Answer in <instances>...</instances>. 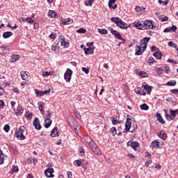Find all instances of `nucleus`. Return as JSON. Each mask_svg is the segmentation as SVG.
I'll list each match as a JSON object with an SVG mask.
<instances>
[{
  "label": "nucleus",
  "mask_w": 178,
  "mask_h": 178,
  "mask_svg": "<svg viewBox=\"0 0 178 178\" xmlns=\"http://www.w3.org/2000/svg\"><path fill=\"white\" fill-rule=\"evenodd\" d=\"M115 2H116V0H110L108 1V6L110 9H112V7L113 6V3H115Z\"/></svg>",
  "instance_id": "nucleus-46"
},
{
  "label": "nucleus",
  "mask_w": 178,
  "mask_h": 178,
  "mask_svg": "<svg viewBox=\"0 0 178 178\" xmlns=\"http://www.w3.org/2000/svg\"><path fill=\"white\" fill-rule=\"evenodd\" d=\"M22 113H23V108H19L15 111V115L16 116H21Z\"/></svg>",
  "instance_id": "nucleus-30"
},
{
  "label": "nucleus",
  "mask_w": 178,
  "mask_h": 178,
  "mask_svg": "<svg viewBox=\"0 0 178 178\" xmlns=\"http://www.w3.org/2000/svg\"><path fill=\"white\" fill-rule=\"evenodd\" d=\"M82 72H84V73H86V74H88V73H90V69L83 67H82Z\"/></svg>",
  "instance_id": "nucleus-49"
},
{
  "label": "nucleus",
  "mask_w": 178,
  "mask_h": 178,
  "mask_svg": "<svg viewBox=\"0 0 178 178\" xmlns=\"http://www.w3.org/2000/svg\"><path fill=\"white\" fill-rule=\"evenodd\" d=\"M131 128V118H128L125 123V131H122V133H127L128 131H130Z\"/></svg>",
  "instance_id": "nucleus-9"
},
{
  "label": "nucleus",
  "mask_w": 178,
  "mask_h": 178,
  "mask_svg": "<svg viewBox=\"0 0 178 178\" xmlns=\"http://www.w3.org/2000/svg\"><path fill=\"white\" fill-rule=\"evenodd\" d=\"M33 124L36 130H41V124L38 118H35Z\"/></svg>",
  "instance_id": "nucleus-11"
},
{
  "label": "nucleus",
  "mask_w": 178,
  "mask_h": 178,
  "mask_svg": "<svg viewBox=\"0 0 178 178\" xmlns=\"http://www.w3.org/2000/svg\"><path fill=\"white\" fill-rule=\"evenodd\" d=\"M48 173H49V175H52V173H54V168H49L45 170L44 176H48Z\"/></svg>",
  "instance_id": "nucleus-32"
},
{
  "label": "nucleus",
  "mask_w": 178,
  "mask_h": 178,
  "mask_svg": "<svg viewBox=\"0 0 178 178\" xmlns=\"http://www.w3.org/2000/svg\"><path fill=\"white\" fill-rule=\"evenodd\" d=\"M48 16L49 17L56 19V17H58V13H56L55 11L50 10L48 13Z\"/></svg>",
  "instance_id": "nucleus-23"
},
{
  "label": "nucleus",
  "mask_w": 178,
  "mask_h": 178,
  "mask_svg": "<svg viewBox=\"0 0 178 178\" xmlns=\"http://www.w3.org/2000/svg\"><path fill=\"white\" fill-rule=\"evenodd\" d=\"M86 31H87L84 29V28H81L76 31V33H78L79 34H84L86 33Z\"/></svg>",
  "instance_id": "nucleus-42"
},
{
  "label": "nucleus",
  "mask_w": 178,
  "mask_h": 178,
  "mask_svg": "<svg viewBox=\"0 0 178 178\" xmlns=\"http://www.w3.org/2000/svg\"><path fill=\"white\" fill-rule=\"evenodd\" d=\"M20 59V56L19 54H13L11 56L10 63H15L16 60H19Z\"/></svg>",
  "instance_id": "nucleus-19"
},
{
  "label": "nucleus",
  "mask_w": 178,
  "mask_h": 178,
  "mask_svg": "<svg viewBox=\"0 0 178 178\" xmlns=\"http://www.w3.org/2000/svg\"><path fill=\"white\" fill-rule=\"evenodd\" d=\"M134 91L138 95H147V92H145V91L143 90V86L140 88H135Z\"/></svg>",
  "instance_id": "nucleus-14"
},
{
  "label": "nucleus",
  "mask_w": 178,
  "mask_h": 178,
  "mask_svg": "<svg viewBox=\"0 0 178 178\" xmlns=\"http://www.w3.org/2000/svg\"><path fill=\"white\" fill-rule=\"evenodd\" d=\"M24 126H22L19 128V130H16L15 136L18 140H26V136L23 134L24 133Z\"/></svg>",
  "instance_id": "nucleus-2"
},
{
  "label": "nucleus",
  "mask_w": 178,
  "mask_h": 178,
  "mask_svg": "<svg viewBox=\"0 0 178 178\" xmlns=\"http://www.w3.org/2000/svg\"><path fill=\"white\" fill-rule=\"evenodd\" d=\"M60 44L62 47H65V48L69 45V42L65 41V40H62Z\"/></svg>",
  "instance_id": "nucleus-44"
},
{
  "label": "nucleus",
  "mask_w": 178,
  "mask_h": 178,
  "mask_svg": "<svg viewBox=\"0 0 178 178\" xmlns=\"http://www.w3.org/2000/svg\"><path fill=\"white\" fill-rule=\"evenodd\" d=\"M13 170L15 173H17V172H19V167H17V165H13Z\"/></svg>",
  "instance_id": "nucleus-51"
},
{
  "label": "nucleus",
  "mask_w": 178,
  "mask_h": 178,
  "mask_svg": "<svg viewBox=\"0 0 178 178\" xmlns=\"http://www.w3.org/2000/svg\"><path fill=\"white\" fill-rule=\"evenodd\" d=\"M49 38H51V40H55V38H56V36L55 34L51 33V34L49 35Z\"/></svg>",
  "instance_id": "nucleus-63"
},
{
  "label": "nucleus",
  "mask_w": 178,
  "mask_h": 178,
  "mask_svg": "<svg viewBox=\"0 0 178 178\" xmlns=\"http://www.w3.org/2000/svg\"><path fill=\"white\" fill-rule=\"evenodd\" d=\"M134 25L138 30H145V23L144 21L140 22H134Z\"/></svg>",
  "instance_id": "nucleus-7"
},
{
  "label": "nucleus",
  "mask_w": 178,
  "mask_h": 178,
  "mask_svg": "<svg viewBox=\"0 0 178 178\" xmlns=\"http://www.w3.org/2000/svg\"><path fill=\"white\" fill-rule=\"evenodd\" d=\"M73 23V19H70V18H67L66 19H63V24H72Z\"/></svg>",
  "instance_id": "nucleus-27"
},
{
  "label": "nucleus",
  "mask_w": 178,
  "mask_h": 178,
  "mask_svg": "<svg viewBox=\"0 0 178 178\" xmlns=\"http://www.w3.org/2000/svg\"><path fill=\"white\" fill-rule=\"evenodd\" d=\"M157 136L161 138V140H166L168 138V134L163 131L158 132Z\"/></svg>",
  "instance_id": "nucleus-17"
},
{
  "label": "nucleus",
  "mask_w": 178,
  "mask_h": 178,
  "mask_svg": "<svg viewBox=\"0 0 178 178\" xmlns=\"http://www.w3.org/2000/svg\"><path fill=\"white\" fill-rule=\"evenodd\" d=\"M150 38L146 37L143 38V40H140V45L143 48V52L147 49V46L148 45V42H149Z\"/></svg>",
  "instance_id": "nucleus-5"
},
{
  "label": "nucleus",
  "mask_w": 178,
  "mask_h": 178,
  "mask_svg": "<svg viewBox=\"0 0 178 178\" xmlns=\"http://www.w3.org/2000/svg\"><path fill=\"white\" fill-rule=\"evenodd\" d=\"M171 31H172L173 33H175V31H176V30H177V26H176V25H172V27H170Z\"/></svg>",
  "instance_id": "nucleus-52"
},
{
  "label": "nucleus",
  "mask_w": 178,
  "mask_h": 178,
  "mask_svg": "<svg viewBox=\"0 0 178 178\" xmlns=\"http://www.w3.org/2000/svg\"><path fill=\"white\" fill-rule=\"evenodd\" d=\"M20 75L22 80H26V76H27V72L26 71H21Z\"/></svg>",
  "instance_id": "nucleus-40"
},
{
  "label": "nucleus",
  "mask_w": 178,
  "mask_h": 178,
  "mask_svg": "<svg viewBox=\"0 0 178 178\" xmlns=\"http://www.w3.org/2000/svg\"><path fill=\"white\" fill-rule=\"evenodd\" d=\"M152 86H148V85H144L142 86L143 91H145V92H147L148 95L151 94V92L152 91Z\"/></svg>",
  "instance_id": "nucleus-10"
},
{
  "label": "nucleus",
  "mask_w": 178,
  "mask_h": 178,
  "mask_svg": "<svg viewBox=\"0 0 178 178\" xmlns=\"http://www.w3.org/2000/svg\"><path fill=\"white\" fill-rule=\"evenodd\" d=\"M128 158H130V159H134L136 158V156H134L133 154H127Z\"/></svg>",
  "instance_id": "nucleus-59"
},
{
  "label": "nucleus",
  "mask_w": 178,
  "mask_h": 178,
  "mask_svg": "<svg viewBox=\"0 0 178 178\" xmlns=\"http://www.w3.org/2000/svg\"><path fill=\"white\" fill-rule=\"evenodd\" d=\"M120 20V18L118 17H112L111 22H113L117 26L119 25V21Z\"/></svg>",
  "instance_id": "nucleus-36"
},
{
  "label": "nucleus",
  "mask_w": 178,
  "mask_h": 178,
  "mask_svg": "<svg viewBox=\"0 0 178 178\" xmlns=\"http://www.w3.org/2000/svg\"><path fill=\"white\" fill-rule=\"evenodd\" d=\"M84 52L86 54V55H92V54H94V47L91 48V47H88V48H85L84 49Z\"/></svg>",
  "instance_id": "nucleus-20"
},
{
  "label": "nucleus",
  "mask_w": 178,
  "mask_h": 178,
  "mask_svg": "<svg viewBox=\"0 0 178 178\" xmlns=\"http://www.w3.org/2000/svg\"><path fill=\"white\" fill-rule=\"evenodd\" d=\"M163 145V143L159 142L158 141V140H155L151 143L152 148L158 149V148H161V147H162Z\"/></svg>",
  "instance_id": "nucleus-8"
},
{
  "label": "nucleus",
  "mask_w": 178,
  "mask_h": 178,
  "mask_svg": "<svg viewBox=\"0 0 178 178\" xmlns=\"http://www.w3.org/2000/svg\"><path fill=\"white\" fill-rule=\"evenodd\" d=\"M140 108L142 111H148V109H149V106H148L147 104L144 103L140 105Z\"/></svg>",
  "instance_id": "nucleus-34"
},
{
  "label": "nucleus",
  "mask_w": 178,
  "mask_h": 178,
  "mask_svg": "<svg viewBox=\"0 0 178 178\" xmlns=\"http://www.w3.org/2000/svg\"><path fill=\"white\" fill-rule=\"evenodd\" d=\"M153 56L156 58V59H161L162 58V52L157 51L153 54Z\"/></svg>",
  "instance_id": "nucleus-26"
},
{
  "label": "nucleus",
  "mask_w": 178,
  "mask_h": 178,
  "mask_svg": "<svg viewBox=\"0 0 178 178\" xmlns=\"http://www.w3.org/2000/svg\"><path fill=\"white\" fill-rule=\"evenodd\" d=\"M168 47H171L172 48H177V45H176V44H175L173 42H169Z\"/></svg>",
  "instance_id": "nucleus-47"
},
{
  "label": "nucleus",
  "mask_w": 178,
  "mask_h": 178,
  "mask_svg": "<svg viewBox=\"0 0 178 178\" xmlns=\"http://www.w3.org/2000/svg\"><path fill=\"white\" fill-rule=\"evenodd\" d=\"M47 115L44 118V122H48V120H51V116H52V113L51 111H47Z\"/></svg>",
  "instance_id": "nucleus-25"
},
{
  "label": "nucleus",
  "mask_w": 178,
  "mask_h": 178,
  "mask_svg": "<svg viewBox=\"0 0 178 178\" xmlns=\"http://www.w3.org/2000/svg\"><path fill=\"white\" fill-rule=\"evenodd\" d=\"M67 175L68 178H72L73 177V175H72V172H70V171L67 172Z\"/></svg>",
  "instance_id": "nucleus-64"
},
{
  "label": "nucleus",
  "mask_w": 178,
  "mask_h": 178,
  "mask_svg": "<svg viewBox=\"0 0 178 178\" xmlns=\"http://www.w3.org/2000/svg\"><path fill=\"white\" fill-rule=\"evenodd\" d=\"M73 74V71L70 69H67L65 73L64 74V79L65 81L70 83V80H72V75Z\"/></svg>",
  "instance_id": "nucleus-6"
},
{
  "label": "nucleus",
  "mask_w": 178,
  "mask_h": 178,
  "mask_svg": "<svg viewBox=\"0 0 178 178\" xmlns=\"http://www.w3.org/2000/svg\"><path fill=\"white\" fill-rule=\"evenodd\" d=\"M74 115H75L76 118H77L78 119H81V115H80V113H79V112L75 111Z\"/></svg>",
  "instance_id": "nucleus-58"
},
{
  "label": "nucleus",
  "mask_w": 178,
  "mask_h": 178,
  "mask_svg": "<svg viewBox=\"0 0 178 178\" xmlns=\"http://www.w3.org/2000/svg\"><path fill=\"white\" fill-rule=\"evenodd\" d=\"M58 49V47L56 45H52L51 46V51H54V52Z\"/></svg>",
  "instance_id": "nucleus-61"
},
{
  "label": "nucleus",
  "mask_w": 178,
  "mask_h": 178,
  "mask_svg": "<svg viewBox=\"0 0 178 178\" xmlns=\"http://www.w3.org/2000/svg\"><path fill=\"white\" fill-rule=\"evenodd\" d=\"M117 26L120 29H129V27L130 26H128V24L127 23H124V22H123V20H122V19L119 20L118 25H117Z\"/></svg>",
  "instance_id": "nucleus-13"
},
{
  "label": "nucleus",
  "mask_w": 178,
  "mask_h": 178,
  "mask_svg": "<svg viewBox=\"0 0 178 178\" xmlns=\"http://www.w3.org/2000/svg\"><path fill=\"white\" fill-rule=\"evenodd\" d=\"M98 31L102 35H105L108 34V30H106L105 29H98Z\"/></svg>",
  "instance_id": "nucleus-35"
},
{
  "label": "nucleus",
  "mask_w": 178,
  "mask_h": 178,
  "mask_svg": "<svg viewBox=\"0 0 178 178\" xmlns=\"http://www.w3.org/2000/svg\"><path fill=\"white\" fill-rule=\"evenodd\" d=\"M58 134H59V132H58V128L54 127V128L51 130V132L50 136H51V137H58V136H59Z\"/></svg>",
  "instance_id": "nucleus-21"
},
{
  "label": "nucleus",
  "mask_w": 178,
  "mask_h": 178,
  "mask_svg": "<svg viewBox=\"0 0 178 178\" xmlns=\"http://www.w3.org/2000/svg\"><path fill=\"white\" fill-rule=\"evenodd\" d=\"M38 105L39 106V110L41 112L42 115H44L45 113V111H44V102H39L38 103Z\"/></svg>",
  "instance_id": "nucleus-22"
},
{
  "label": "nucleus",
  "mask_w": 178,
  "mask_h": 178,
  "mask_svg": "<svg viewBox=\"0 0 178 178\" xmlns=\"http://www.w3.org/2000/svg\"><path fill=\"white\" fill-rule=\"evenodd\" d=\"M111 120L112 124H113V125L118 124V123H119V122L118 121V120L115 119V118H113V117H112V118H111Z\"/></svg>",
  "instance_id": "nucleus-48"
},
{
  "label": "nucleus",
  "mask_w": 178,
  "mask_h": 178,
  "mask_svg": "<svg viewBox=\"0 0 178 178\" xmlns=\"http://www.w3.org/2000/svg\"><path fill=\"white\" fill-rule=\"evenodd\" d=\"M156 72L158 74H162V73H163V70L161 67H159L156 69Z\"/></svg>",
  "instance_id": "nucleus-53"
},
{
  "label": "nucleus",
  "mask_w": 178,
  "mask_h": 178,
  "mask_svg": "<svg viewBox=\"0 0 178 178\" xmlns=\"http://www.w3.org/2000/svg\"><path fill=\"white\" fill-rule=\"evenodd\" d=\"M171 94H175V95H178V89H172L170 90Z\"/></svg>",
  "instance_id": "nucleus-50"
},
{
  "label": "nucleus",
  "mask_w": 178,
  "mask_h": 178,
  "mask_svg": "<svg viewBox=\"0 0 178 178\" xmlns=\"http://www.w3.org/2000/svg\"><path fill=\"white\" fill-rule=\"evenodd\" d=\"M12 35H13V33L10 31H6L3 33V38L5 39L9 38L10 37H12Z\"/></svg>",
  "instance_id": "nucleus-24"
},
{
  "label": "nucleus",
  "mask_w": 178,
  "mask_h": 178,
  "mask_svg": "<svg viewBox=\"0 0 178 178\" xmlns=\"http://www.w3.org/2000/svg\"><path fill=\"white\" fill-rule=\"evenodd\" d=\"M148 63L149 65H154V63H156V60L153 57H149Z\"/></svg>",
  "instance_id": "nucleus-41"
},
{
  "label": "nucleus",
  "mask_w": 178,
  "mask_h": 178,
  "mask_svg": "<svg viewBox=\"0 0 178 178\" xmlns=\"http://www.w3.org/2000/svg\"><path fill=\"white\" fill-rule=\"evenodd\" d=\"M89 145L90 147L91 150L92 151V152H94L95 155H101V149H99L98 145H97V144H95L94 141L90 142Z\"/></svg>",
  "instance_id": "nucleus-3"
},
{
  "label": "nucleus",
  "mask_w": 178,
  "mask_h": 178,
  "mask_svg": "<svg viewBox=\"0 0 178 178\" xmlns=\"http://www.w3.org/2000/svg\"><path fill=\"white\" fill-rule=\"evenodd\" d=\"M131 147L134 151H140V143L137 141H131Z\"/></svg>",
  "instance_id": "nucleus-12"
},
{
  "label": "nucleus",
  "mask_w": 178,
  "mask_h": 178,
  "mask_svg": "<svg viewBox=\"0 0 178 178\" xmlns=\"http://www.w3.org/2000/svg\"><path fill=\"white\" fill-rule=\"evenodd\" d=\"M35 95L37 97H42L44 95V91H41L40 90L35 89Z\"/></svg>",
  "instance_id": "nucleus-31"
},
{
  "label": "nucleus",
  "mask_w": 178,
  "mask_h": 178,
  "mask_svg": "<svg viewBox=\"0 0 178 178\" xmlns=\"http://www.w3.org/2000/svg\"><path fill=\"white\" fill-rule=\"evenodd\" d=\"M135 51H136L135 55H136L137 56H140V55H143V53L144 52L143 51V50H141V47L138 44L136 45Z\"/></svg>",
  "instance_id": "nucleus-16"
},
{
  "label": "nucleus",
  "mask_w": 178,
  "mask_h": 178,
  "mask_svg": "<svg viewBox=\"0 0 178 178\" xmlns=\"http://www.w3.org/2000/svg\"><path fill=\"white\" fill-rule=\"evenodd\" d=\"M136 74H138V76H141L142 77H145V78L148 77V74L145 72H137Z\"/></svg>",
  "instance_id": "nucleus-33"
},
{
  "label": "nucleus",
  "mask_w": 178,
  "mask_h": 178,
  "mask_svg": "<svg viewBox=\"0 0 178 178\" xmlns=\"http://www.w3.org/2000/svg\"><path fill=\"white\" fill-rule=\"evenodd\" d=\"M109 31H111V34H113V35H114L115 38H116L117 40H120L121 41H126V40L123 39V38H122V35H120V33L119 32H118V31L112 29V27L108 28Z\"/></svg>",
  "instance_id": "nucleus-4"
},
{
  "label": "nucleus",
  "mask_w": 178,
  "mask_h": 178,
  "mask_svg": "<svg viewBox=\"0 0 178 178\" xmlns=\"http://www.w3.org/2000/svg\"><path fill=\"white\" fill-rule=\"evenodd\" d=\"M51 124H52V120H47V122H46L44 124V127L46 129H49V127H51Z\"/></svg>",
  "instance_id": "nucleus-39"
},
{
  "label": "nucleus",
  "mask_w": 178,
  "mask_h": 178,
  "mask_svg": "<svg viewBox=\"0 0 178 178\" xmlns=\"http://www.w3.org/2000/svg\"><path fill=\"white\" fill-rule=\"evenodd\" d=\"M156 118L158 122H159V123H161V124H165V122L163 120V118H162V115H161V113H156Z\"/></svg>",
  "instance_id": "nucleus-18"
},
{
  "label": "nucleus",
  "mask_w": 178,
  "mask_h": 178,
  "mask_svg": "<svg viewBox=\"0 0 178 178\" xmlns=\"http://www.w3.org/2000/svg\"><path fill=\"white\" fill-rule=\"evenodd\" d=\"M2 51H9V47L6 45H2L1 46Z\"/></svg>",
  "instance_id": "nucleus-54"
},
{
  "label": "nucleus",
  "mask_w": 178,
  "mask_h": 178,
  "mask_svg": "<svg viewBox=\"0 0 178 178\" xmlns=\"http://www.w3.org/2000/svg\"><path fill=\"white\" fill-rule=\"evenodd\" d=\"M156 49H158L157 48H156V47H155V46H152L151 47V51L152 52H155V51H156Z\"/></svg>",
  "instance_id": "nucleus-62"
},
{
  "label": "nucleus",
  "mask_w": 178,
  "mask_h": 178,
  "mask_svg": "<svg viewBox=\"0 0 178 178\" xmlns=\"http://www.w3.org/2000/svg\"><path fill=\"white\" fill-rule=\"evenodd\" d=\"M164 113L165 115V119H167V120H175V119L176 118V115L177 113V111H174V110H170V115L168 111V110H164Z\"/></svg>",
  "instance_id": "nucleus-1"
},
{
  "label": "nucleus",
  "mask_w": 178,
  "mask_h": 178,
  "mask_svg": "<svg viewBox=\"0 0 178 178\" xmlns=\"http://www.w3.org/2000/svg\"><path fill=\"white\" fill-rule=\"evenodd\" d=\"M94 0H86L85 5L86 6H92V3Z\"/></svg>",
  "instance_id": "nucleus-37"
},
{
  "label": "nucleus",
  "mask_w": 178,
  "mask_h": 178,
  "mask_svg": "<svg viewBox=\"0 0 178 178\" xmlns=\"http://www.w3.org/2000/svg\"><path fill=\"white\" fill-rule=\"evenodd\" d=\"M110 131L111 133V134H113V136H116V133H117V130H116V127H113L110 129Z\"/></svg>",
  "instance_id": "nucleus-43"
},
{
  "label": "nucleus",
  "mask_w": 178,
  "mask_h": 178,
  "mask_svg": "<svg viewBox=\"0 0 178 178\" xmlns=\"http://www.w3.org/2000/svg\"><path fill=\"white\" fill-rule=\"evenodd\" d=\"M172 32V31L170 30V28L168 27V28H165L164 30H163V33H170Z\"/></svg>",
  "instance_id": "nucleus-60"
},
{
  "label": "nucleus",
  "mask_w": 178,
  "mask_h": 178,
  "mask_svg": "<svg viewBox=\"0 0 178 178\" xmlns=\"http://www.w3.org/2000/svg\"><path fill=\"white\" fill-rule=\"evenodd\" d=\"M32 118H33V113H30L28 115H26V119L28 120H31Z\"/></svg>",
  "instance_id": "nucleus-56"
},
{
  "label": "nucleus",
  "mask_w": 178,
  "mask_h": 178,
  "mask_svg": "<svg viewBox=\"0 0 178 178\" xmlns=\"http://www.w3.org/2000/svg\"><path fill=\"white\" fill-rule=\"evenodd\" d=\"M144 23H145V30L154 29V24H152V21L146 20L144 22Z\"/></svg>",
  "instance_id": "nucleus-15"
},
{
  "label": "nucleus",
  "mask_w": 178,
  "mask_h": 178,
  "mask_svg": "<svg viewBox=\"0 0 178 178\" xmlns=\"http://www.w3.org/2000/svg\"><path fill=\"white\" fill-rule=\"evenodd\" d=\"M3 130L6 131V133H9V131L10 130V127L9 124H6L3 127Z\"/></svg>",
  "instance_id": "nucleus-45"
},
{
  "label": "nucleus",
  "mask_w": 178,
  "mask_h": 178,
  "mask_svg": "<svg viewBox=\"0 0 178 178\" xmlns=\"http://www.w3.org/2000/svg\"><path fill=\"white\" fill-rule=\"evenodd\" d=\"M167 62H169L170 63H173L174 65H177V62L174 59H168Z\"/></svg>",
  "instance_id": "nucleus-55"
},
{
  "label": "nucleus",
  "mask_w": 178,
  "mask_h": 178,
  "mask_svg": "<svg viewBox=\"0 0 178 178\" xmlns=\"http://www.w3.org/2000/svg\"><path fill=\"white\" fill-rule=\"evenodd\" d=\"M5 107V102H3V100H0V109H2Z\"/></svg>",
  "instance_id": "nucleus-57"
},
{
  "label": "nucleus",
  "mask_w": 178,
  "mask_h": 178,
  "mask_svg": "<svg viewBox=\"0 0 178 178\" xmlns=\"http://www.w3.org/2000/svg\"><path fill=\"white\" fill-rule=\"evenodd\" d=\"M166 86H168V87H173V86H176V81L171 80L166 83Z\"/></svg>",
  "instance_id": "nucleus-28"
},
{
  "label": "nucleus",
  "mask_w": 178,
  "mask_h": 178,
  "mask_svg": "<svg viewBox=\"0 0 178 178\" xmlns=\"http://www.w3.org/2000/svg\"><path fill=\"white\" fill-rule=\"evenodd\" d=\"M159 19L161 22H168L169 20V17L165 16V15H162L159 17Z\"/></svg>",
  "instance_id": "nucleus-29"
},
{
  "label": "nucleus",
  "mask_w": 178,
  "mask_h": 178,
  "mask_svg": "<svg viewBox=\"0 0 178 178\" xmlns=\"http://www.w3.org/2000/svg\"><path fill=\"white\" fill-rule=\"evenodd\" d=\"M25 22H27V23H30L31 24H34V23H35V21L33 20V18L31 17L25 18Z\"/></svg>",
  "instance_id": "nucleus-38"
}]
</instances>
